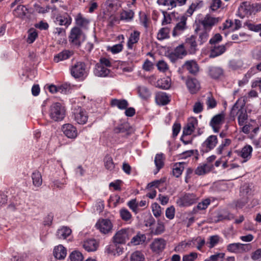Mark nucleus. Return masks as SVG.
Segmentation results:
<instances>
[{"label":"nucleus","mask_w":261,"mask_h":261,"mask_svg":"<svg viewBox=\"0 0 261 261\" xmlns=\"http://www.w3.org/2000/svg\"><path fill=\"white\" fill-rule=\"evenodd\" d=\"M184 69H186L193 75H196L199 71V66L195 60L187 61L182 66Z\"/></svg>","instance_id":"obj_17"},{"label":"nucleus","mask_w":261,"mask_h":261,"mask_svg":"<svg viewBox=\"0 0 261 261\" xmlns=\"http://www.w3.org/2000/svg\"><path fill=\"white\" fill-rule=\"evenodd\" d=\"M71 261H82L84 259L83 254L79 251H73L70 255Z\"/></svg>","instance_id":"obj_53"},{"label":"nucleus","mask_w":261,"mask_h":261,"mask_svg":"<svg viewBox=\"0 0 261 261\" xmlns=\"http://www.w3.org/2000/svg\"><path fill=\"white\" fill-rule=\"evenodd\" d=\"M225 120V114L222 112L213 116L210 122V125L215 133H218Z\"/></svg>","instance_id":"obj_12"},{"label":"nucleus","mask_w":261,"mask_h":261,"mask_svg":"<svg viewBox=\"0 0 261 261\" xmlns=\"http://www.w3.org/2000/svg\"><path fill=\"white\" fill-rule=\"evenodd\" d=\"M186 46L190 54H195L198 50L196 42V37L195 36L192 35L190 37L187 38Z\"/></svg>","instance_id":"obj_16"},{"label":"nucleus","mask_w":261,"mask_h":261,"mask_svg":"<svg viewBox=\"0 0 261 261\" xmlns=\"http://www.w3.org/2000/svg\"><path fill=\"white\" fill-rule=\"evenodd\" d=\"M110 72V70L102 65L97 63L93 70V73L95 76L98 77H106Z\"/></svg>","instance_id":"obj_22"},{"label":"nucleus","mask_w":261,"mask_h":261,"mask_svg":"<svg viewBox=\"0 0 261 261\" xmlns=\"http://www.w3.org/2000/svg\"><path fill=\"white\" fill-rule=\"evenodd\" d=\"M197 257V253L191 252L189 254L184 255L182 257V261H194Z\"/></svg>","instance_id":"obj_64"},{"label":"nucleus","mask_w":261,"mask_h":261,"mask_svg":"<svg viewBox=\"0 0 261 261\" xmlns=\"http://www.w3.org/2000/svg\"><path fill=\"white\" fill-rule=\"evenodd\" d=\"M97 229L104 234H108L112 232L113 224L109 219H102L98 221L95 225Z\"/></svg>","instance_id":"obj_14"},{"label":"nucleus","mask_w":261,"mask_h":261,"mask_svg":"<svg viewBox=\"0 0 261 261\" xmlns=\"http://www.w3.org/2000/svg\"><path fill=\"white\" fill-rule=\"evenodd\" d=\"M165 231V226L163 222L158 221L157 226L152 233L155 235H159L162 234Z\"/></svg>","instance_id":"obj_59"},{"label":"nucleus","mask_w":261,"mask_h":261,"mask_svg":"<svg viewBox=\"0 0 261 261\" xmlns=\"http://www.w3.org/2000/svg\"><path fill=\"white\" fill-rule=\"evenodd\" d=\"M169 32L170 30L168 28L165 27L161 28L157 34V39L159 40H163L169 38Z\"/></svg>","instance_id":"obj_44"},{"label":"nucleus","mask_w":261,"mask_h":261,"mask_svg":"<svg viewBox=\"0 0 261 261\" xmlns=\"http://www.w3.org/2000/svg\"><path fill=\"white\" fill-rule=\"evenodd\" d=\"M72 55V53L68 50H65L59 53L54 57V61L59 62L61 61L67 60Z\"/></svg>","instance_id":"obj_38"},{"label":"nucleus","mask_w":261,"mask_h":261,"mask_svg":"<svg viewBox=\"0 0 261 261\" xmlns=\"http://www.w3.org/2000/svg\"><path fill=\"white\" fill-rule=\"evenodd\" d=\"M83 248L88 252H93L97 250L98 244L95 239H87L83 242Z\"/></svg>","instance_id":"obj_24"},{"label":"nucleus","mask_w":261,"mask_h":261,"mask_svg":"<svg viewBox=\"0 0 261 261\" xmlns=\"http://www.w3.org/2000/svg\"><path fill=\"white\" fill-rule=\"evenodd\" d=\"M53 254L56 258L63 259L66 256L67 250L63 245H59L55 247Z\"/></svg>","instance_id":"obj_25"},{"label":"nucleus","mask_w":261,"mask_h":261,"mask_svg":"<svg viewBox=\"0 0 261 261\" xmlns=\"http://www.w3.org/2000/svg\"><path fill=\"white\" fill-rule=\"evenodd\" d=\"M180 59L187 54V51L185 48L183 44H180L177 46L174 50L173 51Z\"/></svg>","instance_id":"obj_47"},{"label":"nucleus","mask_w":261,"mask_h":261,"mask_svg":"<svg viewBox=\"0 0 261 261\" xmlns=\"http://www.w3.org/2000/svg\"><path fill=\"white\" fill-rule=\"evenodd\" d=\"M198 197L193 193H186L183 196L178 198L176 203L180 207L190 206L197 202Z\"/></svg>","instance_id":"obj_6"},{"label":"nucleus","mask_w":261,"mask_h":261,"mask_svg":"<svg viewBox=\"0 0 261 261\" xmlns=\"http://www.w3.org/2000/svg\"><path fill=\"white\" fill-rule=\"evenodd\" d=\"M132 128L127 123L121 124L114 128L115 133H125V135L128 136L132 133Z\"/></svg>","instance_id":"obj_26"},{"label":"nucleus","mask_w":261,"mask_h":261,"mask_svg":"<svg viewBox=\"0 0 261 261\" xmlns=\"http://www.w3.org/2000/svg\"><path fill=\"white\" fill-rule=\"evenodd\" d=\"M71 232L69 227L63 226L57 230L56 236L59 239H65L70 235Z\"/></svg>","instance_id":"obj_32"},{"label":"nucleus","mask_w":261,"mask_h":261,"mask_svg":"<svg viewBox=\"0 0 261 261\" xmlns=\"http://www.w3.org/2000/svg\"><path fill=\"white\" fill-rule=\"evenodd\" d=\"M64 134L69 138L74 139L77 137V132L75 127L71 124H65L62 126Z\"/></svg>","instance_id":"obj_18"},{"label":"nucleus","mask_w":261,"mask_h":261,"mask_svg":"<svg viewBox=\"0 0 261 261\" xmlns=\"http://www.w3.org/2000/svg\"><path fill=\"white\" fill-rule=\"evenodd\" d=\"M139 96L143 99H147L150 96V92L145 86H139L137 88Z\"/></svg>","instance_id":"obj_41"},{"label":"nucleus","mask_w":261,"mask_h":261,"mask_svg":"<svg viewBox=\"0 0 261 261\" xmlns=\"http://www.w3.org/2000/svg\"><path fill=\"white\" fill-rule=\"evenodd\" d=\"M140 32L138 31H134L132 33L129 37L127 43L128 48L132 49L133 45L137 43L140 38Z\"/></svg>","instance_id":"obj_30"},{"label":"nucleus","mask_w":261,"mask_h":261,"mask_svg":"<svg viewBox=\"0 0 261 261\" xmlns=\"http://www.w3.org/2000/svg\"><path fill=\"white\" fill-rule=\"evenodd\" d=\"M72 117L74 120L79 124H85L87 122L88 118L87 112L80 107L73 110Z\"/></svg>","instance_id":"obj_7"},{"label":"nucleus","mask_w":261,"mask_h":261,"mask_svg":"<svg viewBox=\"0 0 261 261\" xmlns=\"http://www.w3.org/2000/svg\"><path fill=\"white\" fill-rule=\"evenodd\" d=\"M76 23L77 25L81 27L86 26L89 21L86 18L82 17L81 14H79L75 19Z\"/></svg>","instance_id":"obj_55"},{"label":"nucleus","mask_w":261,"mask_h":261,"mask_svg":"<svg viewBox=\"0 0 261 261\" xmlns=\"http://www.w3.org/2000/svg\"><path fill=\"white\" fill-rule=\"evenodd\" d=\"M197 120L193 119L189 122L187 125L184 127L182 130V135L180 137V140L185 145L191 144L192 140H184V138L188 135H191L194 131L195 125L197 124Z\"/></svg>","instance_id":"obj_10"},{"label":"nucleus","mask_w":261,"mask_h":261,"mask_svg":"<svg viewBox=\"0 0 261 261\" xmlns=\"http://www.w3.org/2000/svg\"><path fill=\"white\" fill-rule=\"evenodd\" d=\"M155 100L157 103L162 106L167 105L170 101L167 94L162 92H158L156 94Z\"/></svg>","instance_id":"obj_31"},{"label":"nucleus","mask_w":261,"mask_h":261,"mask_svg":"<svg viewBox=\"0 0 261 261\" xmlns=\"http://www.w3.org/2000/svg\"><path fill=\"white\" fill-rule=\"evenodd\" d=\"M157 3L160 5L165 6H170L171 8H168V10L176 7V2L175 0H158Z\"/></svg>","instance_id":"obj_51"},{"label":"nucleus","mask_w":261,"mask_h":261,"mask_svg":"<svg viewBox=\"0 0 261 261\" xmlns=\"http://www.w3.org/2000/svg\"><path fill=\"white\" fill-rule=\"evenodd\" d=\"M55 22L60 25H66L68 27L71 22V18L67 15H60L56 18Z\"/></svg>","instance_id":"obj_36"},{"label":"nucleus","mask_w":261,"mask_h":261,"mask_svg":"<svg viewBox=\"0 0 261 261\" xmlns=\"http://www.w3.org/2000/svg\"><path fill=\"white\" fill-rule=\"evenodd\" d=\"M228 252L234 253H243L248 252L251 249L250 244L234 243L228 244L226 247Z\"/></svg>","instance_id":"obj_8"},{"label":"nucleus","mask_w":261,"mask_h":261,"mask_svg":"<svg viewBox=\"0 0 261 261\" xmlns=\"http://www.w3.org/2000/svg\"><path fill=\"white\" fill-rule=\"evenodd\" d=\"M240 196L239 199L234 200L232 203V205L236 209L243 208L251 197V189L248 184H245L241 187Z\"/></svg>","instance_id":"obj_1"},{"label":"nucleus","mask_w":261,"mask_h":261,"mask_svg":"<svg viewBox=\"0 0 261 261\" xmlns=\"http://www.w3.org/2000/svg\"><path fill=\"white\" fill-rule=\"evenodd\" d=\"M166 217L172 220L174 218L175 216V208L173 206H171L168 207L165 212Z\"/></svg>","instance_id":"obj_62"},{"label":"nucleus","mask_w":261,"mask_h":261,"mask_svg":"<svg viewBox=\"0 0 261 261\" xmlns=\"http://www.w3.org/2000/svg\"><path fill=\"white\" fill-rule=\"evenodd\" d=\"M120 215L121 219L125 221L130 220L132 217L130 213L125 208H121L120 210Z\"/></svg>","instance_id":"obj_49"},{"label":"nucleus","mask_w":261,"mask_h":261,"mask_svg":"<svg viewBox=\"0 0 261 261\" xmlns=\"http://www.w3.org/2000/svg\"><path fill=\"white\" fill-rule=\"evenodd\" d=\"M186 163L184 162L176 163L173 165L172 173L173 175L176 177H179L182 174Z\"/></svg>","instance_id":"obj_33"},{"label":"nucleus","mask_w":261,"mask_h":261,"mask_svg":"<svg viewBox=\"0 0 261 261\" xmlns=\"http://www.w3.org/2000/svg\"><path fill=\"white\" fill-rule=\"evenodd\" d=\"M216 218L217 220H216V221L217 222L226 219L230 220L231 219L229 213L226 212H222L218 213Z\"/></svg>","instance_id":"obj_58"},{"label":"nucleus","mask_w":261,"mask_h":261,"mask_svg":"<svg viewBox=\"0 0 261 261\" xmlns=\"http://www.w3.org/2000/svg\"><path fill=\"white\" fill-rule=\"evenodd\" d=\"M245 25L247 27V28L253 32L258 33L259 32V28L260 23L259 24H254L250 22H246Z\"/></svg>","instance_id":"obj_60"},{"label":"nucleus","mask_w":261,"mask_h":261,"mask_svg":"<svg viewBox=\"0 0 261 261\" xmlns=\"http://www.w3.org/2000/svg\"><path fill=\"white\" fill-rule=\"evenodd\" d=\"M253 8V5L251 6L250 4H247L245 3L243 6H241L239 8V10L243 11L245 15H251L252 14L251 9Z\"/></svg>","instance_id":"obj_54"},{"label":"nucleus","mask_w":261,"mask_h":261,"mask_svg":"<svg viewBox=\"0 0 261 261\" xmlns=\"http://www.w3.org/2000/svg\"><path fill=\"white\" fill-rule=\"evenodd\" d=\"M146 239V236L144 234H142L140 232H138L137 234L134 236L129 243L128 245H139L144 243Z\"/></svg>","instance_id":"obj_27"},{"label":"nucleus","mask_w":261,"mask_h":261,"mask_svg":"<svg viewBox=\"0 0 261 261\" xmlns=\"http://www.w3.org/2000/svg\"><path fill=\"white\" fill-rule=\"evenodd\" d=\"M139 20L140 24L142 25L147 30L148 28L149 18L146 14L139 12Z\"/></svg>","instance_id":"obj_50"},{"label":"nucleus","mask_w":261,"mask_h":261,"mask_svg":"<svg viewBox=\"0 0 261 261\" xmlns=\"http://www.w3.org/2000/svg\"><path fill=\"white\" fill-rule=\"evenodd\" d=\"M217 101L214 97L212 96L207 97L206 105L208 110L215 108L217 106Z\"/></svg>","instance_id":"obj_57"},{"label":"nucleus","mask_w":261,"mask_h":261,"mask_svg":"<svg viewBox=\"0 0 261 261\" xmlns=\"http://www.w3.org/2000/svg\"><path fill=\"white\" fill-rule=\"evenodd\" d=\"M170 86L171 80L168 77L161 79L156 82V87L163 89H168Z\"/></svg>","instance_id":"obj_40"},{"label":"nucleus","mask_w":261,"mask_h":261,"mask_svg":"<svg viewBox=\"0 0 261 261\" xmlns=\"http://www.w3.org/2000/svg\"><path fill=\"white\" fill-rule=\"evenodd\" d=\"M187 17L185 16H182L180 19V21L176 24L174 27L172 35L173 36L181 34L186 29V21Z\"/></svg>","instance_id":"obj_19"},{"label":"nucleus","mask_w":261,"mask_h":261,"mask_svg":"<svg viewBox=\"0 0 261 261\" xmlns=\"http://www.w3.org/2000/svg\"><path fill=\"white\" fill-rule=\"evenodd\" d=\"M134 233V230L133 228L121 229L113 236L114 243L118 244H125Z\"/></svg>","instance_id":"obj_3"},{"label":"nucleus","mask_w":261,"mask_h":261,"mask_svg":"<svg viewBox=\"0 0 261 261\" xmlns=\"http://www.w3.org/2000/svg\"><path fill=\"white\" fill-rule=\"evenodd\" d=\"M166 178L165 177H163L161 178L159 180H154L147 185V188H151L152 187H155L156 188H159V187L161 184H164L166 181ZM160 191V189H159Z\"/></svg>","instance_id":"obj_56"},{"label":"nucleus","mask_w":261,"mask_h":261,"mask_svg":"<svg viewBox=\"0 0 261 261\" xmlns=\"http://www.w3.org/2000/svg\"><path fill=\"white\" fill-rule=\"evenodd\" d=\"M164 160L165 158L163 153H160L156 154L154 159V164L156 166V171L154 172L155 174L163 167L164 165Z\"/></svg>","instance_id":"obj_34"},{"label":"nucleus","mask_w":261,"mask_h":261,"mask_svg":"<svg viewBox=\"0 0 261 261\" xmlns=\"http://www.w3.org/2000/svg\"><path fill=\"white\" fill-rule=\"evenodd\" d=\"M27 11L28 9L25 6L19 5L14 10V14L17 17L22 18L26 15Z\"/></svg>","instance_id":"obj_42"},{"label":"nucleus","mask_w":261,"mask_h":261,"mask_svg":"<svg viewBox=\"0 0 261 261\" xmlns=\"http://www.w3.org/2000/svg\"><path fill=\"white\" fill-rule=\"evenodd\" d=\"M66 110L65 107L60 102H54L49 107L48 115L54 121H62L65 117Z\"/></svg>","instance_id":"obj_2"},{"label":"nucleus","mask_w":261,"mask_h":261,"mask_svg":"<svg viewBox=\"0 0 261 261\" xmlns=\"http://www.w3.org/2000/svg\"><path fill=\"white\" fill-rule=\"evenodd\" d=\"M217 143V137L215 135H211L201 144L200 151L203 153L208 152L213 149Z\"/></svg>","instance_id":"obj_9"},{"label":"nucleus","mask_w":261,"mask_h":261,"mask_svg":"<svg viewBox=\"0 0 261 261\" xmlns=\"http://www.w3.org/2000/svg\"><path fill=\"white\" fill-rule=\"evenodd\" d=\"M166 241L163 238L154 239L150 245L151 251L155 254H160L165 249Z\"/></svg>","instance_id":"obj_13"},{"label":"nucleus","mask_w":261,"mask_h":261,"mask_svg":"<svg viewBox=\"0 0 261 261\" xmlns=\"http://www.w3.org/2000/svg\"><path fill=\"white\" fill-rule=\"evenodd\" d=\"M186 85L191 94L197 93L200 88L199 82L195 78L188 79Z\"/></svg>","instance_id":"obj_20"},{"label":"nucleus","mask_w":261,"mask_h":261,"mask_svg":"<svg viewBox=\"0 0 261 261\" xmlns=\"http://www.w3.org/2000/svg\"><path fill=\"white\" fill-rule=\"evenodd\" d=\"M203 4L202 1H197L195 3H192L187 11V13L189 15H192L193 12L198 8H200Z\"/></svg>","instance_id":"obj_46"},{"label":"nucleus","mask_w":261,"mask_h":261,"mask_svg":"<svg viewBox=\"0 0 261 261\" xmlns=\"http://www.w3.org/2000/svg\"><path fill=\"white\" fill-rule=\"evenodd\" d=\"M127 205L135 213H137L138 211V202L136 199H132L127 202Z\"/></svg>","instance_id":"obj_63"},{"label":"nucleus","mask_w":261,"mask_h":261,"mask_svg":"<svg viewBox=\"0 0 261 261\" xmlns=\"http://www.w3.org/2000/svg\"><path fill=\"white\" fill-rule=\"evenodd\" d=\"M38 36L37 33L35 31H29L27 41L28 43L31 44L34 42Z\"/></svg>","instance_id":"obj_61"},{"label":"nucleus","mask_w":261,"mask_h":261,"mask_svg":"<svg viewBox=\"0 0 261 261\" xmlns=\"http://www.w3.org/2000/svg\"><path fill=\"white\" fill-rule=\"evenodd\" d=\"M219 17H213L208 15H207L201 21V24L205 30L210 29L212 26L216 24L219 21Z\"/></svg>","instance_id":"obj_23"},{"label":"nucleus","mask_w":261,"mask_h":261,"mask_svg":"<svg viewBox=\"0 0 261 261\" xmlns=\"http://www.w3.org/2000/svg\"><path fill=\"white\" fill-rule=\"evenodd\" d=\"M212 168V166L207 164H204L198 166L195 170V173L198 175H202L210 172Z\"/></svg>","instance_id":"obj_37"},{"label":"nucleus","mask_w":261,"mask_h":261,"mask_svg":"<svg viewBox=\"0 0 261 261\" xmlns=\"http://www.w3.org/2000/svg\"><path fill=\"white\" fill-rule=\"evenodd\" d=\"M69 39L73 45L79 47L85 40V36L80 28L75 27L71 30Z\"/></svg>","instance_id":"obj_4"},{"label":"nucleus","mask_w":261,"mask_h":261,"mask_svg":"<svg viewBox=\"0 0 261 261\" xmlns=\"http://www.w3.org/2000/svg\"><path fill=\"white\" fill-rule=\"evenodd\" d=\"M223 74V70L216 66H210L208 67V75L214 79H217Z\"/></svg>","instance_id":"obj_29"},{"label":"nucleus","mask_w":261,"mask_h":261,"mask_svg":"<svg viewBox=\"0 0 261 261\" xmlns=\"http://www.w3.org/2000/svg\"><path fill=\"white\" fill-rule=\"evenodd\" d=\"M111 105L112 107H117L120 110H125L128 106V103L125 99H113L111 100Z\"/></svg>","instance_id":"obj_35"},{"label":"nucleus","mask_w":261,"mask_h":261,"mask_svg":"<svg viewBox=\"0 0 261 261\" xmlns=\"http://www.w3.org/2000/svg\"><path fill=\"white\" fill-rule=\"evenodd\" d=\"M134 14V11L132 10H123L120 14V20L127 22L133 20Z\"/></svg>","instance_id":"obj_39"},{"label":"nucleus","mask_w":261,"mask_h":261,"mask_svg":"<svg viewBox=\"0 0 261 261\" xmlns=\"http://www.w3.org/2000/svg\"><path fill=\"white\" fill-rule=\"evenodd\" d=\"M253 149L251 146L246 145L242 148L241 150H237L235 152L237 155L242 158L244 160L242 163H245L248 161L251 157V153Z\"/></svg>","instance_id":"obj_15"},{"label":"nucleus","mask_w":261,"mask_h":261,"mask_svg":"<svg viewBox=\"0 0 261 261\" xmlns=\"http://www.w3.org/2000/svg\"><path fill=\"white\" fill-rule=\"evenodd\" d=\"M104 163L106 168L110 171H112L115 168V164L112 158L110 155H106L104 158Z\"/></svg>","instance_id":"obj_45"},{"label":"nucleus","mask_w":261,"mask_h":261,"mask_svg":"<svg viewBox=\"0 0 261 261\" xmlns=\"http://www.w3.org/2000/svg\"><path fill=\"white\" fill-rule=\"evenodd\" d=\"M130 261H145L144 255L139 251H135L131 254Z\"/></svg>","instance_id":"obj_48"},{"label":"nucleus","mask_w":261,"mask_h":261,"mask_svg":"<svg viewBox=\"0 0 261 261\" xmlns=\"http://www.w3.org/2000/svg\"><path fill=\"white\" fill-rule=\"evenodd\" d=\"M224 257V253H217L214 255H211L208 259L205 260V261H223Z\"/></svg>","instance_id":"obj_52"},{"label":"nucleus","mask_w":261,"mask_h":261,"mask_svg":"<svg viewBox=\"0 0 261 261\" xmlns=\"http://www.w3.org/2000/svg\"><path fill=\"white\" fill-rule=\"evenodd\" d=\"M32 178L34 186L40 187L42 184V179L41 173L37 171L34 172L32 174Z\"/></svg>","instance_id":"obj_43"},{"label":"nucleus","mask_w":261,"mask_h":261,"mask_svg":"<svg viewBox=\"0 0 261 261\" xmlns=\"http://www.w3.org/2000/svg\"><path fill=\"white\" fill-rule=\"evenodd\" d=\"M226 50L225 45H215L212 47L210 50L209 57L210 58H214L222 55Z\"/></svg>","instance_id":"obj_21"},{"label":"nucleus","mask_w":261,"mask_h":261,"mask_svg":"<svg viewBox=\"0 0 261 261\" xmlns=\"http://www.w3.org/2000/svg\"><path fill=\"white\" fill-rule=\"evenodd\" d=\"M71 74L75 79H85L88 75L86 64L83 62H77L70 69Z\"/></svg>","instance_id":"obj_5"},{"label":"nucleus","mask_w":261,"mask_h":261,"mask_svg":"<svg viewBox=\"0 0 261 261\" xmlns=\"http://www.w3.org/2000/svg\"><path fill=\"white\" fill-rule=\"evenodd\" d=\"M118 244L114 243L108 245L106 247V250L109 254H113L114 255H120L123 252V248L118 246Z\"/></svg>","instance_id":"obj_28"},{"label":"nucleus","mask_w":261,"mask_h":261,"mask_svg":"<svg viewBox=\"0 0 261 261\" xmlns=\"http://www.w3.org/2000/svg\"><path fill=\"white\" fill-rule=\"evenodd\" d=\"M239 111V115L238 116V124L240 126L244 125L245 121L248 119V115L246 111L242 109L239 110L238 106V101H237L231 108L230 111V116L234 117L236 115V111Z\"/></svg>","instance_id":"obj_11"}]
</instances>
